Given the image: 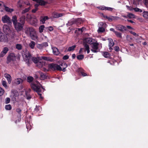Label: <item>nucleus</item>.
<instances>
[{"label":"nucleus","mask_w":148,"mask_h":148,"mask_svg":"<svg viewBox=\"0 0 148 148\" xmlns=\"http://www.w3.org/2000/svg\"><path fill=\"white\" fill-rule=\"evenodd\" d=\"M118 17L116 16H112V20H117V18H118Z\"/></svg>","instance_id":"59"},{"label":"nucleus","mask_w":148,"mask_h":148,"mask_svg":"<svg viewBox=\"0 0 148 148\" xmlns=\"http://www.w3.org/2000/svg\"><path fill=\"white\" fill-rule=\"evenodd\" d=\"M105 30L103 27H99L98 30V32H103L105 31Z\"/></svg>","instance_id":"39"},{"label":"nucleus","mask_w":148,"mask_h":148,"mask_svg":"<svg viewBox=\"0 0 148 148\" xmlns=\"http://www.w3.org/2000/svg\"><path fill=\"white\" fill-rule=\"evenodd\" d=\"M4 77L7 79L8 81V83L10 84L11 82V79L10 78L11 76L8 74L5 73L4 75Z\"/></svg>","instance_id":"15"},{"label":"nucleus","mask_w":148,"mask_h":148,"mask_svg":"<svg viewBox=\"0 0 148 148\" xmlns=\"http://www.w3.org/2000/svg\"><path fill=\"white\" fill-rule=\"evenodd\" d=\"M64 65V67H61L59 65L54 63L50 64H49V67L52 70L54 71L58 70L59 71H65V69L67 66V65L66 64L63 63L60 64L61 66Z\"/></svg>","instance_id":"3"},{"label":"nucleus","mask_w":148,"mask_h":148,"mask_svg":"<svg viewBox=\"0 0 148 148\" xmlns=\"http://www.w3.org/2000/svg\"><path fill=\"white\" fill-rule=\"evenodd\" d=\"M12 92H13V98H12V99L13 101L15 100L16 98L15 97L17 96L18 93L17 91L16 90H13L12 91Z\"/></svg>","instance_id":"20"},{"label":"nucleus","mask_w":148,"mask_h":148,"mask_svg":"<svg viewBox=\"0 0 148 148\" xmlns=\"http://www.w3.org/2000/svg\"><path fill=\"white\" fill-rule=\"evenodd\" d=\"M29 35L32 38H34L35 37L36 34L34 29L32 28H29Z\"/></svg>","instance_id":"11"},{"label":"nucleus","mask_w":148,"mask_h":148,"mask_svg":"<svg viewBox=\"0 0 148 148\" xmlns=\"http://www.w3.org/2000/svg\"><path fill=\"white\" fill-rule=\"evenodd\" d=\"M107 19L109 21H112V16H110V17H108Z\"/></svg>","instance_id":"54"},{"label":"nucleus","mask_w":148,"mask_h":148,"mask_svg":"<svg viewBox=\"0 0 148 148\" xmlns=\"http://www.w3.org/2000/svg\"><path fill=\"white\" fill-rule=\"evenodd\" d=\"M84 56L83 55H78L77 56V59L79 60H82L84 58Z\"/></svg>","instance_id":"33"},{"label":"nucleus","mask_w":148,"mask_h":148,"mask_svg":"<svg viewBox=\"0 0 148 148\" xmlns=\"http://www.w3.org/2000/svg\"><path fill=\"white\" fill-rule=\"evenodd\" d=\"M37 20L36 18H32L31 20L32 24L34 26H36L37 23Z\"/></svg>","instance_id":"19"},{"label":"nucleus","mask_w":148,"mask_h":148,"mask_svg":"<svg viewBox=\"0 0 148 148\" xmlns=\"http://www.w3.org/2000/svg\"><path fill=\"white\" fill-rule=\"evenodd\" d=\"M76 47V45H74L72 46L69 47V48L67 50V51H73Z\"/></svg>","instance_id":"29"},{"label":"nucleus","mask_w":148,"mask_h":148,"mask_svg":"<svg viewBox=\"0 0 148 148\" xmlns=\"http://www.w3.org/2000/svg\"><path fill=\"white\" fill-rule=\"evenodd\" d=\"M45 30H49L50 31H51L53 30V27L50 26L48 27H45Z\"/></svg>","instance_id":"40"},{"label":"nucleus","mask_w":148,"mask_h":148,"mask_svg":"<svg viewBox=\"0 0 148 148\" xmlns=\"http://www.w3.org/2000/svg\"><path fill=\"white\" fill-rule=\"evenodd\" d=\"M42 58L44 60H46L47 61H51V62L53 60V59H52L51 58H50L49 57H42Z\"/></svg>","instance_id":"27"},{"label":"nucleus","mask_w":148,"mask_h":148,"mask_svg":"<svg viewBox=\"0 0 148 148\" xmlns=\"http://www.w3.org/2000/svg\"><path fill=\"white\" fill-rule=\"evenodd\" d=\"M143 3L147 7H148V0H144Z\"/></svg>","instance_id":"48"},{"label":"nucleus","mask_w":148,"mask_h":148,"mask_svg":"<svg viewBox=\"0 0 148 148\" xmlns=\"http://www.w3.org/2000/svg\"><path fill=\"white\" fill-rule=\"evenodd\" d=\"M49 19V18L47 16H45L44 17H41L40 21L42 22V23H45V21Z\"/></svg>","instance_id":"23"},{"label":"nucleus","mask_w":148,"mask_h":148,"mask_svg":"<svg viewBox=\"0 0 148 148\" xmlns=\"http://www.w3.org/2000/svg\"><path fill=\"white\" fill-rule=\"evenodd\" d=\"M83 20L81 18H78L75 21H72L73 23L71 24V25H72L73 24L75 23L77 25L81 24L83 22Z\"/></svg>","instance_id":"10"},{"label":"nucleus","mask_w":148,"mask_h":148,"mask_svg":"<svg viewBox=\"0 0 148 148\" xmlns=\"http://www.w3.org/2000/svg\"><path fill=\"white\" fill-rule=\"evenodd\" d=\"M84 49L83 48H81L80 50L79 51V54L82 53L83 50Z\"/></svg>","instance_id":"55"},{"label":"nucleus","mask_w":148,"mask_h":148,"mask_svg":"<svg viewBox=\"0 0 148 148\" xmlns=\"http://www.w3.org/2000/svg\"><path fill=\"white\" fill-rule=\"evenodd\" d=\"M48 46L47 42H46L40 44H37L36 45V47L38 49H42L44 47H46Z\"/></svg>","instance_id":"9"},{"label":"nucleus","mask_w":148,"mask_h":148,"mask_svg":"<svg viewBox=\"0 0 148 148\" xmlns=\"http://www.w3.org/2000/svg\"><path fill=\"white\" fill-rule=\"evenodd\" d=\"M130 32L131 33L133 34V35H134L135 36H136V35H137L134 32H133L132 31H131Z\"/></svg>","instance_id":"61"},{"label":"nucleus","mask_w":148,"mask_h":148,"mask_svg":"<svg viewBox=\"0 0 148 148\" xmlns=\"http://www.w3.org/2000/svg\"><path fill=\"white\" fill-rule=\"evenodd\" d=\"M115 34L117 37L122 38L121 34V33L116 31L115 32Z\"/></svg>","instance_id":"34"},{"label":"nucleus","mask_w":148,"mask_h":148,"mask_svg":"<svg viewBox=\"0 0 148 148\" xmlns=\"http://www.w3.org/2000/svg\"><path fill=\"white\" fill-rule=\"evenodd\" d=\"M73 23V22H72V21H71V22H68V23H67L66 24V25H67V26H69L70 25H71V23Z\"/></svg>","instance_id":"64"},{"label":"nucleus","mask_w":148,"mask_h":148,"mask_svg":"<svg viewBox=\"0 0 148 148\" xmlns=\"http://www.w3.org/2000/svg\"><path fill=\"white\" fill-rule=\"evenodd\" d=\"M30 8L29 7L28 8H25V12H28L29 10H30Z\"/></svg>","instance_id":"60"},{"label":"nucleus","mask_w":148,"mask_h":148,"mask_svg":"<svg viewBox=\"0 0 148 148\" xmlns=\"http://www.w3.org/2000/svg\"><path fill=\"white\" fill-rule=\"evenodd\" d=\"M38 4H36L35 5V9H33L32 10V12L33 13H35L36 11L37 10L38 8H37V7L38 6Z\"/></svg>","instance_id":"44"},{"label":"nucleus","mask_w":148,"mask_h":148,"mask_svg":"<svg viewBox=\"0 0 148 148\" xmlns=\"http://www.w3.org/2000/svg\"><path fill=\"white\" fill-rule=\"evenodd\" d=\"M38 3L40 5H45L46 4V2L42 0H39Z\"/></svg>","instance_id":"31"},{"label":"nucleus","mask_w":148,"mask_h":148,"mask_svg":"<svg viewBox=\"0 0 148 148\" xmlns=\"http://www.w3.org/2000/svg\"><path fill=\"white\" fill-rule=\"evenodd\" d=\"M83 69L82 68H80L79 69V71L80 73L83 76H86L87 75L86 74V73H84L83 72Z\"/></svg>","instance_id":"26"},{"label":"nucleus","mask_w":148,"mask_h":148,"mask_svg":"<svg viewBox=\"0 0 148 148\" xmlns=\"http://www.w3.org/2000/svg\"><path fill=\"white\" fill-rule=\"evenodd\" d=\"M32 60L35 63L37 64L39 61L38 58L33 57Z\"/></svg>","instance_id":"30"},{"label":"nucleus","mask_w":148,"mask_h":148,"mask_svg":"<svg viewBox=\"0 0 148 148\" xmlns=\"http://www.w3.org/2000/svg\"><path fill=\"white\" fill-rule=\"evenodd\" d=\"M1 20L3 23H6L9 25H11L12 23V19L7 15H5L2 17Z\"/></svg>","instance_id":"4"},{"label":"nucleus","mask_w":148,"mask_h":148,"mask_svg":"<svg viewBox=\"0 0 148 148\" xmlns=\"http://www.w3.org/2000/svg\"><path fill=\"white\" fill-rule=\"evenodd\" d=\"M45 64V62L42 61H39L37 64L36 66L39 68L42 67Z\"/></svg>","instance_id":"18"},{"label":"nucleus","mask_w":148,"mask_h":148,"mask_svg":"<svg viewBox=\"0 0 148 148\" xmlns=\"http://www.w3.org/2000/svg\"><path fill=\"white\" fill-rule=\"evenodd\" d=\"M116 29L122 32L123 33L124 31L127 30L126 27L122 25H118L115 26Z\"/></svg>","instance_id":"7"},{"label":"nucleus","mask_w":148,"mask_h":148,"mask_svg":"<svg viewBox=\"0 0 148 148\" xmlns=\"http://www.w3.org/2000/svg\"><path fill=\"white\" fill-rule=\"evenodd\" d=\"M3 8H4L5 10L8 12H11L13 11V9H10L8 7L5 6V5L4 6Z\"/></svg>","instance_id":"24"},{"label":"nucleus","mask_w":148,"mask_h":148,"mask_svg":"<svg viewBox=\"0 0 148 148\" xmlns=\"http://www.w3.org/2000/svg\"><path fill=\"white\" fill-rule=\"evenodd\" d=\"M143 16L145 18L148 19V12L144 11Z\"/></svg>","instance_id":"36"},{"label":"nucleus","mask_w":148,"mask_h":148,"mask_svg":"<svg viewBox=\"0 0 148 148\" xmlns=\"http://www.w3.org/2000/svg\"><path fill=\"white\" fill-rule=\"evenodd\" d=\"M92 44V49L91 51L93 52L96 53L99 51V50L98 49V43L96 42H92L91 43Z\"/></svg>","instance_id":"5"},{"label":"nucleus","mask_w":148,"mask_h":148,"mask_svg":"<svg viewBox=\"0 0 148 148\" xmlns=\"http://www.w3.org/2000/svg\"><path fill=\"white\" fill-rule=\"evenodd\" d=\"M27 99L28 100H29L31 98V96L30 95H26Z\"/></svg>","instance_id":"57"},{"label":"nucleus","mask_w":148,"mask_h":148,"mask_svg":"<svg viewBox=\"0 0 148 148\" xmlns=\"http://www.w3.org/2000/svg\"><path fill=\"white\" fill-rule=\"evenodd\" d=\"M8 51V49L7 47H5L4 48L3 50L0 53V58L4 56Z\"/></svg>","instance_id":"12"},{"label":"nucleus","mask_w":148,"mask_h":148,"mask_svg":"<svg viewBox=\"0 0 148 148\" xmlns=\"http://www.w3.org/2000/svg\"><path fill=\"white\" fill-rule=\"evenodd\" d=\"M24 55H25V57H26L27 58L26 60L29 63V60L30 59L31 57V54L29 52H27V53H26V54H25Z\"/></svg>","instance_id":"16"},{"label":"nucleus","mask_w":148,"mask_h":148,"mask_svg":"<svg viewBox=\"0 0 148 148\" xmlns=\"http://www.w3.org/2000/svg\"><path fill=\"white\" fill-rule=\"evenodd\" d=\"M5 108L7 110H10L11 108V106L10 105H8L5 106Z\"/></svg>","instance_id":"43"},{"label":"nucleus","mask_w":148,"mask_h":148,"mask_svg":"<svg viewBox=\"0 0 148 148\" xmlns=\"http://www.w3.org/2000/svg\"><path fill=\"white\" fill-rule=\"evenodd\" d=\"M134 10L136 12H143L142 10L140 9L137 8H133Z\"/></svg>","instance_id":"41"},{"label":"nucleus","mask_w":148,"mask_h":148,"mask_svg":"<svg viewBox=\"0 0 148 148\" xmlns=\"http://www.w3.org/2000/svg\"><path fill=\"white\" fill-rule=\"evenodd\" d=\"M33 78L32 77H27V81L29 82H31L33 80Z\"/></svg>","instance_id":"42"},{"label":"nucleus","mask_w":148,"mask_h":148,"mask_svg":"<svg viewBox=\"0 0 148 148\" xmlns=\"http://www.w3.org/2000/svg\"><path fill=\"white\" fill-rule=\"evenodd\" d=\"M52 15L53 18H58L62 16V14H58L56 12H54L52 13Z\"/></svg>","instance_id":"17"},{"label":"nucleus","mask_w":148,"mask_h":148,"mask_svg":"<svg viewBox=\"0 0 148 148\" xmlns=\"http://www.w3.org/2000/svg\"><path fill=\"white\" fill-rule=\"evenodd\" d=\"M53 52V54L56 55H57L59 54V51L58 49L56 47H52Z\"/></svg>","instance_id":"14"},{"label":"nucleus","mask_w":148,"mask_h":148,"mask_svg":"<svg viewBox=\"0 0 148 148\" xmlns=\"http://www.w3.org/2000/svg\"><path fill=\"white\" fill-rule=\"evenodd\" d=\"M4 93V90L1 88L0 87V96H2Z\"/></svg>","instance_id":"47"},{"label":"nucleus","mask_w":148,"mask_h":148,"mask_svg":"<svg viewBox=\"0 0 148 148\" xmlns=\"http://www.w3.org/2000/svg\"><path fill=\"white\" fill-rule=\"evenodd\" d=\"M3 30L4 32L6 34H9L10 32V29L7 25H3Z\"/></svg>","instance_id":"8"},{"label":"nucleus","mask_w":148,"mask_h":148,"mask_svg":"<svg viewBox=\"0 0 148 148\" xmlns=\"http://www.w3.org/2000/svg\"><path fill=\"white\" fill-rule=\"evenodd\" d=\"M127 21L128 22H130L132 23H134V24L135 23L134 21H133L131 20H127Z\"/></svg>","instance_id":"62"},{"label":"nucleus","mask_w":148,"mask_h":148,"mask_svg":"<svg viewBox=\"0 0 148 148\" xmlns=\"http://www.w3.org/2000/svg\"><path fill=\"white\" fill-rule=\"evenodd\" d=\"M85 42L87 43L90 44L92 42V39L90 38H87L85 39Z\"/></svg>","instance_id":"25"},{"label":"nucleus","mask_w":148,"mask_h":148,"mask_svg":"<svg viewBox=\"0 0 148 148\" xmlns=\"http://www.w3.org/2000/svg\"><path fill=\"white\" fill-rule=\"evenodd\" d=\"M10 99L9 98H7L5 99V103H8L10 101Z\"/></svg>","instance_id":"50"},{"label":"nucleus","mask_w":148,"mask_h":148,"mask_svg":"<svg viewBox=\"0 0 148 148\" xmlns=\"http://www.w3.org/2000/svg\"><path fill=\"white\" fill-rule=\"evenodd\" d=\"M12 21L14 27L17 32L21 31L23 29V27L25 22V16H22L18 20H17V17L16 15L12 17Z\"/></svg>","instance_id":"1"},{"label":"nucleus","mask_w":148,"mask_h":148,"mask_svg":"<svg viewBox=\"0 0 148 148\" xmlns=\"http://www.w3.org/2000/svg\"><path fill=\"white\" fill-rule=\"evenodd\" d=\"M2 82L3 85L5 88L7 87V86L6 82L4 80H2Z\"/></svg>","instance_id":"45"},{"label":"nucleus","mask_w":148,"mask_h":148,"mask_svg":"<svg viewBox=\"0 0 148 148\" xmlns=\"http://www.w3.org/2000/svg\"><path fill=\"white\" fill-rule=\"evenodd\" d=\"M127 16L128 17H129V18H135L134 15L132 13H131L128 14L127 15Z\"/></svg>","instance_id":"38"},{"label":"nucleus","mask_w":148,"mask_h":148,"mask_svg":"<svg viewBox=\"0 0 148 148\" xmlns=\"http://www.w3.org/2000/svg\"><path fill=\"white\" fill-rule=\"evenodd\" d=\"M23 80L21 78H17L15 80V83L17 84H19L21 83H22L23 82Z\"/></svg>","instance_id":"21"},{"label":"nucleus","mask_w":148,"mask_h":148,"mask_svg":"<svg viewBox=\"0 0 148 148\" xmlns=\"http://www.w3.org/2000/svg\"><path fill=\"white\" fill-rule=\"evenodd\" d=\"M108 40L109 42V46H113L114 45V43L113 42V40L110 38H108Z\"/></svg>","instance_id":"22"},{"label":"nucleus","mask_w":148,"mask_h":148,"mask_svg":"<svg viewBox=\"0 0 148 148\" xmlns=\"http://www.w3.org/2000/svg\"><path fill=\"white\" fill-rule=\"evenodd\" d=\"M16 112L19 114H20L21 112V110L19 108L17 109L16 110Z\"/></svg>","instance_id":"53"},{"label":"nucleus","mask_w":148,"mask_h":148,"mask_svg":"<svg viewBox=\"0 0 148 148\" xmlns=\"http://www.w3.org/2000/svg\"><path fill=\"white\" fill-rule=\"evenodd\" d=\"M113 8H110V7H106L105 8V10H108L110 11H112V10Z\"/></svg>","instance_id":"49"},{"label":"nucleus","mask_w":148,"mask_h":148,"mask_svg":"<svg viewBox=\"0 0 148 148\" xmlns=\"http://www.w3.org/2000/svg\"><path fill=\"white\" fill-rule=\"evenodd\" d=\"M106 7H99V8L101 10H105V8Z\"/></svg>","instance_id":"58"},{"label":"nucleus","mask_w":148,"mask_h":148,"mask_svg":"<svg viewBox=\"0 0 148 148\" xmlns=\"http://www.w3.org/2000/svg\"><path fill=\"white\" fill-rule=\"evenodd\" d=\"M15 60V56L14 54L11 53L10 54L7 58V63L9 64L10 62H13Z\"/></svg>","instance_id":"6"},{"label":"nucleus","mask_w":148,"mask_h":148,"mask_svg":"<svg viewBox=\"0 0 148 148\" xmlns=\"http://www.w3.org/2000/svg\"><path fill=\"white\" fill-rule=\"evenodd\" d=\"M40 75V79L41 80H44L47 78V76L45 74L41 72H39Z\"/></svg>","instance_id":"13"},{"label":"nucleus","mask_w":148,"mask_h":148,"mask_svg":"<svg viewBox=\"0 0 148 148\" xmlns=\"http://www.w3.org/2000/svg\"><path fill=\"white\" fill-rule=\"evenodd\" d=\"M16 47V49L18 50H20L22 49V46L20 44H17Z\"/></svg>","instance_id":"35"},{"label":"nucleus","mask_w":148,"mask_h":148,"mask_svg":"<svg viewBox=\"0 0 148 148\" xmlns=\"http://www.w3.org/2000/svg\"><path fill=\"white\" fill-rule=\"evenodd\" d=\"M119 47L118 46H115L114 48V50L116 51H119Z\"/></svg>","instance_id":"52"},{"label":"nucleus","mask_w":148,"mask_h":148,"mask_svg":"<svg viewBox=\"0 0 148 148\" xmlns=\"http://www.w3.org/2000/svg\"><path fill=\"white\" fill-rule=\"evenodd\" d=\"M42 70L44 71H48V70H47L45 68L43 67L42 68Z\"/></svg>","instance_id":"63"},{"label":"nucleus","mask_w":148,"mask_h":148,"mask_svg":"<svg viewBox=\"0 0 148 148\" xmlns=\"http://www.w3.org/2000/svg\"><path fill=\"white\" fill-rule=\"evenodd\" d=\"M31 86L32 88L38 93V95L40 96V98L42 99L43 97L41 96V94L40 92L41 91V87L42 89L43 88L40 84L38 81H36L35 82L32 83Z\"/></svg>","instance_id":"2"},{"label":"nucleus","mask_w":148,"mask_h":148,"mask_svg":"<svg viewBox=\"0 0 148 148\" xmlns=\"http://www.w3.org/2000/svg\"><path fill=\"white\" fill-rule=\"evenodd\" d=\"M69 58V56L68 55H65L63 57V60H66L68 59Z\"/></svg>","instance_id":"51"},{"label":"nucleus","mask_w":148,"mask_h":148,"mask_svg":"<svg viewBox=\"0 0 148 148\" xmlns=\"http://www.w3.org/2000/svg\"><path fill=\"white\" fill-rule=\"evenodd\" d=\"M35 44V42L33 41H32L29 43V46L31 49H33L34 48Z\"/></svg>","instance_id":"28"},{"label":"nucleus","mask_w":148,"mask_h":148,"mask_svg":"<svg viewBox=\"0 0 148 148\" xmlns=\"http://www.w3.org/2000/svg\"><path fill=\"white\" fill-rule=\"evenodd\" d=\"M4 5L3 4V3L2 2H0V8L1 7H4Z\"/></svg>","instance_id":"56"},{"label":"nucleus","mask_w":148,"mask_h":148,"mask_svg":"<svg viewBox=\"0 0 148 148\" xmlns=\"http://www.w3.org/2000/svg\"><path fill=\"white\" fill-rule=\"evenodd\" d=\"M103 56L106 58H108L109 56V53L107 52H105L103 53Z\"/></svg>","instance_id":"46"},{"label":"nucleus","mask_w":148,"mask_h":148,"mask_svg":"<svg viewBox=\"0 0 148 148\" xmlns=\"http://www.w3.org/2000/svg\"><path fill=\"white\" fill-rule=\"evenodd\" d=\"M83 45L85 48V51H86V50H88L89 49V45H87L86 43H84Z\"/></svg>","instance_id":"32"},{"label":"nucleus","mask_w":148,"mask_h":148,"mask_svg":"<svg viewBox=\"0 0 148 148\" xmlns=\"http://www.w3.org/2000/svg\"><path fill=\"white\" fill-rule=\"evenodd\" d=\"M45 26L44 25H41L39 27V31L40 33H41L43 32V30H44Z\"/></svg>","instance_id":"37"}]
</instances>
